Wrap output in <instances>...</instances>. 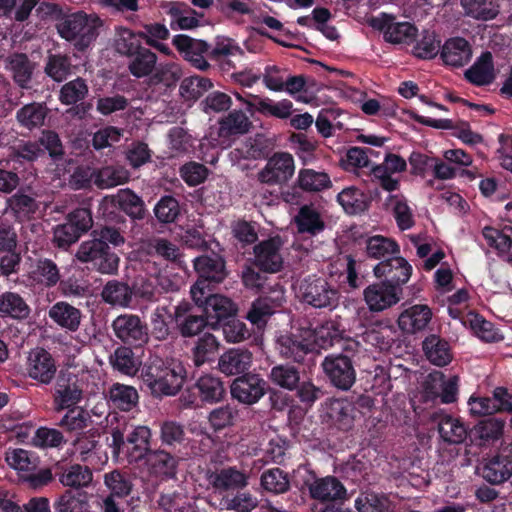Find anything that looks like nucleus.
<instances>
[{"mask_svg": "<svg viewBox=\"0 0 512 512\" xmlns=\"http://www.w3.org/2000/svg\"><path fill=\"white\" fill-rule=\"evenodd\" d=\"M132 346L117 347L109 357L113 370L133 376L140 370V377L152 396H174L183 387L187 371L183 363L174 358L150 356L142 365Z\"/></svg>", "mask_w": 512, "mask_h": 512, "instance_id": "nucleus-1", "label": "nucleus"}, {"mask_svg": "<svg viewBox=\"0 0 512 512\" xmlns=\"http://www.w3.org/2000/svg\"><path fill=\"white\" fill-rule=\"evenodd\" d=\"M290 358L296 363L305 362L306 357L319 348L333 346L338 338V331L333 322H327L317 329H312L308 322L305 326L296 327L290 321Z\"/></svg>", "mask_w": 512, "mask_h": 512, "instance_id": "nucleus-2", "label": "nucleus"}, {"mask_svg": "<svg viewBox=\"0 0 512 512\" xmlns=\"http://www.w3.org/2000/svg\"><path fill=\"white\" fill-rule=\"evenodd\" d=\"M100 26L97 16L78 11L65 14L56 23V30L62 39L72 42L76 50L84 52L97 39Z\"/></svg>", "mask_w": 512, "mask_h": 512, "instance_id": "nucleus-3", "label": "nucleus"}, {"mask_svg": "<svg viewBox=\"0 0 512 512\" xmlns=\"http://www.w3.org/2000/svg\"><path fill=\"white\" fill-rule=\"evenodd\" d=\"M152 432L148 426L138 425L127 434L116 427L111 432V448L114 457L119 458L123 454L129 464L140 463L151 448Z\"/></svg>", "mask_w": 512, "mask_h": 512, "instance_id": "nucleus-4", "label": "nucleus"}, {"mask_svg": "<svg viewBox=\"0 0 512 512\" xmlns=\"http://www.w3.org/2000/svg\"><path fill=\"white\" fill-rule=\"evenodd\" d=\"M194 269L198 279L191 287L193 301L201 300L198 294H205V290H211L221 284L228 276L224 257L211 253L196 257L193 260Z\"/></svg>", "mask_w": 512, "mask_h": 512, "instance_id": "nucleus-5", "label": "nucleus"}, {"mask_svg": "<svg viewBox=\"0 0 512 512\" xmlns=\"http://www.w3.org/2000/svg\"><path fill=\"white\" fill-rule=\"evenodd\" d=\"M227 390L223 380L212 373H204L182 393L186 406L199 407L217 404L225 399Z\"/></svg>", "mask_w": 512, "mask_h": 512, "instance_id": "nucleus-6", "label": "nucleus"}, {"mask_svg": "<svg viewBox=\"0 0 512 512\" xmlns=\"http://www.w3.org/2000/svg\"><path fill=\"white\" fill-rule=\"evenodd\" d=\"M93 226L91 210L79 207L71 211L65 222L57 225L53 231V242L59 248L67 249L77 242Z\"/></svg>", "mask_w": 512, "mask_h": 512, "instance_id": "nucleus-7", "label": "nucleus"}, {"mask_svg": "<svg viewBox=\"0 0 512 512\" xmlns=\"http://www.w3.org/2000/svg\"><path fill=\"white\" fill-rule=\"evenodd\" d=\"M350 350L342 353H331L322 361L323 371L334 387L339 390H349L356 381V370Z\"/></svg>", "mask_w": 512, "mask_h": 512, "instance_id": "nucleus-8", "label": "nucleus"}, {"mask_svg": "<svg viewBox=\"0 0 512 512\" xmlns=\"http://www.w3.org/2000/svg\"><path fill=\"white\" fill-rule=\"evenodd\" d=\"M292 287L297 297L315 308H333L339 299L338 291L321 277L309 276L301 281L298 288Z\"/></svg>", "mask_w": 512, "mask_h": 512, "instance_id": "nucleus-9", "label": "nucleus"}, {"mask_svg": "<svg viewBox=\"0 0 512 512\" xmlns=\"http://www.w3.org/2000/svg\"><path fill=\"white\" fill-rule=\"evenodd\" d=\"M290 365V409L306 412L321 395V390L306 377L304 362Z\"/></svg>", "mask_w": 512, "mask_h": 512, "instance_id": "nucleus-10", "label": "nucleus"}, {"mask_svg": "<svg viewBox=\"0 0 512 512\" xmlns=\"http://www.w3.org/2000/svg\"><path fill=\"white\" fill-rule=\"evenodd\" d=\"M115 337L123 344L139 348L149 340L147 324L139 315L123 313L118 315L111 324Z\"/></svg>", "mask_w": 512, "mask_h": 512, "instance_id": "nucleus-11", "label": "nucleus"}, {"mask_svg": "<svg viewBox=\"0 0 512 512\" xmlns=\"http://www.w3.org/2000/svg\"><path fill=\"white\" fill-rule=\"evenodd\" d=\"M370 26L383 33V38L391 44H412L418 36V28L415 24L404 21H396L392 14L381 13L372 18Z\"/></svg>", "mask_w": 512, "mask_h": 512, "instance_id": "nucleus-12", "label": "nucleus"}, {"mask_svg": "<svg viewBox=\"0 0 512 512\" xmlns=\"http://www.w3.org/2000/svg\"><path fill=\"white\" fill-rule=\"evenodd\" d=\"M52 397L56 412L78 405L83 398V389L78 376L68 370L61 369L56 377Z\"/></svg>", "mask_w": 512, "mask_h": 512, "instance_id": "nucleus-13", "label": "nucleus"}, {"mask_svg": "<svg viewBox=\"0 0 512 512\" xmlns=\"http://www.w3.org/2000/svg\"><path fill=\"white\" fill-rule=\"evenodd\" d=\"M201 300L194 301L198 309L206 315L212 329H218L220 324L236 316L238 307L227 296L221 294H198Z\"/></svg>", "mask_w": 512, "mask_h": 512, "instance_id": "nucleus-14", "label": "nucleus"}, {"mask_svg": "<svg viewBox=\"0 0 512 512\" xmlns=\"http://www.w3.org/2000/svg\"><path fill=\"white\" fill-rule=\"evenodd\" d=\"M482 478L491 485H500L512 476V442L488 458L478 468Z\"/></svg>", "mask_w": 512, "mask_h": 512, "instance_id": "nucleus-15", "label": "nucleus"}, {"mask_svg": "<svg viewBox=\"0 0 512 512\" xmlns=\"http://www.w3.org/2000/svg\"><path fill=\"white\" fill-rule=\"evenodd\" d=\"M267 383L255 373H246L235 378L230 385L233 399L245 405L257 403L266 393Z\"/></svg>", "mask_w": 512, "mask_h": 512, "instance_id": "nucleus-16", "label": "nucleus"}, {"mask_svg": "<svg viewBox=\"0 0 512 512\" xmlns=\"http://www.w3.org/2000/svg\"><path fill=\"white\" fill-rule=\"evenodd\" d=\"M172 44L182 58L194 68L206 71L210 67L207 61L210 44L206 41L178 34L173 37Z\"/></svg>", "mask_w": 512, "mask_h": 512, "instance_id": "nucleus-17", "label": "nucleus"}, {"mask_svg": "<svg viewBox=\"0 0 512 512\" xmlns=\"http://www.w3.org/2000/svg\"><path fill=\"white\" fill-rule=\"evenodd\" d=\"M179 460L173 451L159 447L152 449L140 463L146 467L149 475L169 480L175 478Z\"/></svg>", "mask_w": 512, "mask_h": 512, "instance_id": "nucleus-18", "label": "nucleus"}, {"mask_svg": "<svg viewBox=\"0 0 512 512\" xmlns=\"http://www.w3.org/2000/svg\"><path fill=\"white\" fill-rule=\"evenodd\" d=\"M28 376L42 385H49L57 377L56 361L44 348L33 349L27 361Z\"/></svg>", "mask_w": 512, "mask_h": 512, "instance_id": "nucleus-19", "label": "nucleus"}, {"mask_svg": "<svg viewBox=\"0 0 512 512\" xmlns=\"http://www.w3.org/2000/svg\"><path fill=\"white\" fill-rule=\"evenodd\" d=\"M174 321L180 335L184 338H191L200 334L205 327L210 326L206 315L191 306L189 303H180L175 307Z\"/></svg>", "mask_w": 512, "mask_h": 512, "instance_id": "nucleus-20", "label": "nucleus"}, {"mask_svg": "<svg viewBox=\"0 0 512 512\" xmlns=\"http://www.w3.org/2000/svg\"><path fill=\"white\" fill-rule=\"evenodd\" d=\"M373 271L377 278L384 277V281L402 289V286L409 281L413 268L405 258L398 254L386 261H380Z\"/></svg>", "mask_w": 512, "mask_h": 512, "instance_id": "nucleus-21", "label": "nucleus"}, {"mask_svg": "<svg viewBox=\"0 0 512 512\" xmlns=\"http://www.w3.org/2000/svg\"><path fill=\"white\" fill-rule=\"evenodd\" d=\"M280 241L270 238L254 246L252 263L263 273H276L281 270L283 258L280 254Z\"/></svg>", "mask_w": 512, "mask_h": 512, "instance_id": "nucleus-22", "label": "nucleus"}, {"mask_svg": "<svg viewBox=\"0 0 512 512\" xmlns=\"http://www.w3.org/2000/svg\"><path fill=\"white\" fill-rule=\"evenodd\" d=\"M402 289L386 281L369 285L364 290V299L373 312L383 311L400 300Z\"/></svg>", "mask_w": 512, "mask_h": 512, "instance_id": "nucleus-23", "label": "nucleus"}, {"mask_svg": "<svg viewBox=\"0 0 512 512\" xmlns=\"http://www.w3.org/2000/svg\"><path fill=\"white\" fill-rule=\"evenodd\" d=\"M292 222L298 234L309 237L319 235L326 228L320 210L313 203L301 205L294 215Z\"/></svg>", "mask_w": 512, "mask_h": 512, "instance_id": "nucleus-24", "label": "nucleus"}, {"mask_svg": "<svg viewBox=\"0 0 512 512\" xmlns=\"http://www.w3.org/2000/svg\"><path fill=\"white\" fill-rule=\"evenodd\" d=\"M432 310L426 304H415L404 309L398 317V326L405 334L424 331L432 320Z\"/></svg>", "mask_w": 512, "mask_h": 512, "instance_id": "nucleus-25", "label": "nucleus"}, {"mask_svg": "<svg viewBox=\"0 0 512 512\" xmlns=\"http://www.w3.org/2000/svg\"><path fill=\"white\" fill-rule=\"evenodd\" d=\"M253 355L245 348H230L218 357V370L226 376L249 373Z\"/></svg>", "mask_w": 512, "mask_h": 512, "instance_id": "nucleus-26", "label": "nucleus"}, {"mask_svg": "<svg viewBox=\"0 0 512 512\" xmlns=\"http://www.w3.org/2000/svg\"><path fill=\"white\" fill-rule=\"evenodd\" d=\"M206 478L214 492L222 496L237 489H243L247 485L245 474L234 467L208 471Z\"/></svg>", "mask_w": 512, "mask_h": 512, "instance_id": "nucleus-27", "label": "nucleus"}, {"mask_svg": "<svg viewBox=\"0 0 512 512\" xmlns=\"http://www.w3.org/2000/svg\"><path fill=\"white\" fill-rule=\"evenodd\" d=\"M55 473L59 482L70 488L88 487L93 480V473L88 466L68 464L63 461L55 463Z\"/></svg>", "mask_w": 512, "mask_h": 512, "instance_id": "nucleus-28", "label": "nucleus"}, {"mask_svg": "<svg viewBox=\"0 0 512 512\" xmlns=\"http://www.w3.org/2000/svg\"><path fill=\"white\" fill-rule=\"evenodd\" d=\"M105 397L110 408L130 412L139 404V393L134 386L115 382L106 390Z\"/></svg>", "mask_w": 512, "mask_h": 512, "instance_id": "nucleus-29", "label": "nucleus"}, {"mask_svg": "<svg viewBox=\"0 0 512 512\" xmlns=\"http://www.w3.org/2000/svg\"><path fill=\"white\" fill-rule=\"evenodd\" d=\"M440 57L446 65L463 67L472 58V48L465 38L452 37L444 42L441 47Z\"/></svg>", "mask_w": 512, "mask_h": 512, "instance_id": "nucleus-30", "label": "nucleus"}, {"mask_svg": "<svg viewBox=\"0 0 512 512\" xmlns=\"http://www.w3.org/2000/svg\"><path fill=\"white\" fill-rule=\"evenodd\" d=\"M50 320L68 332H76L81 324L82 312L66 301H58L48 310Z\"/></svg>", "mask_w": 512, "mask_h": 512, "instance_id": "nucleus-31", "label": "nucleus"}, {"mask_svg": "<svg viewBox=\"0 0 512 512\" xmlns=\"http://www.w3.org/2000/svg\"><path fill=\"white\" fill-rule=\"evenodd\" d=\"M505 397H507V388L496 387L492 397L471 396L468 405L472 415L486 416L505 410Z\"/></svg>", "mask_w": 512, "mask_h": 512, "instance_id": "nucleus-32", "label": "nucleus"}, {"mask_svg": "<svg viewBox=\"0 0 512 512\" xmlns=\"http://www.w3.org/2000/svg\"><path fill=\"white\" fill-rule=\"evenodd\" d=\"M464 76L468 82L475 86H486L491 84L496 77L492 53L483 52L468 68Z\"/></svg>", "mask_w": 512, "mask_h": 512, "instance_id": "nucleus-33", "label": "nucleus"}, {"mask_svg": "<svg viewBox=\"0 0 512 512\" xmlns=\"http://www.w3.org/2000/svg\"><path fill=\"white\" fill-rule=\"evenodd\" d=\"M422 349L429 362L435 366L443 367L452 361L451 346L439 335H428L422 342Z\"/></svg>", "mask_w": 512, "mask_h": 512, "instance_id": "nucleus-34", "label": "nucleus"}, {"mask_svg": "<svg viewBox=\"0 0 512 512\" xmlns=\"http://www.w3.org/2000/svg\"><path fill=\"white\" fill-rule=\"evenodd\" d=\"M165 8L171 18L170 28L172 30H190L200 25V21L196 17L197 12L184 2H169Z\"/></svg>", "mask_w": 512, "mask_h": 512, "instance_id": "nucleus-35", "label": "nucleus"}, {"mask_svg": "<svg viewBox=\"0 0 512 512\" xmlns=\"http://www.w3.org/2000/svg\"><path fill=\"white\" fill-rule=\"evenodd\" d=\"M355 407L346 399H333L326 407V417L332 425L348 431L354 422Z\"/></svg>", "mask_w": 512, "mask_h": 512, "instance_id": "nucleus-36", "label": "nucleus"}, {"mask_svg": "<svg viewBox=\"0 0 512 512\" xmlns=\"http://www.w3.org/2000/svg\"><path fill=\"white\" fill-rule=\"evenodd\" d=\"M30 313V306L19 293L13 291L0 293V316L24 321L30 316Z\"/></svg>", "mask_w": 512, "mask_h": 512, "instance_id": "nucleus-37", "label": "nucleus"}, {"mask_svg": "<svg viewBox=\"0 0 512 512\" xmlns=\"http://www.w3.org/2000/svg\"><path fill=\"white\" fill-rule=\"evenodd\" d=\"M100 296L106 304L127 308L132 303L134 292L126 282L113 279L103 286Z\"/></svg>", "mask_w": 512, "mask_h": 512, "instance_id": "nucleus-38", "label": "nucleus"}, {"mask_svg": "<svg viewBox=\"0 0 512 512\" xmlns=\"http://www.w3.org/2000/svg\"><path fill=\"white\" fill-rule=\"evenodd\" d=\"M311 497L320 501H343L347 491L344 485L334 476L315 481L310 486Z\"/></svg>", "mask_w": 512, "mask_h": 512, "instance_id": "nucleus-39", "label": "nucleus"}, {"mask_svg": "<svg viewBox=\"0 0 512 512\" xmlns=\"http://www.w3.org/2000/svg\"><path fill=\"white\" fill-rule=\"evenodd\" d=\"M332 186L330 176L326 172L313 169H301L296 183L290 187V196L294 197L297 188L306 192H320Z\"/></svg>", "mask_w": 512, "mask_h": 512, "instance_id": "nucleus-40", "label": "nucleus"}, {"mask_svg": "<svg viewBox=\"0 0 512 512\" xmlns=\"http://www.w3.org/2000/svg\"><path fill=\"white\" fill-rule=\"evenodd\" d=\"M48 112L49 109L45 103L32 102L18 109L15 117L20 127L32 131L45 124Z\"/></svg>", "mask_w": 512, "mask_h": 512, "instance_id": "nucleus-41", "label": "nucleus"}, {"mask_svg": "<svg viewBox=\"0 0 512 512\" xmlns=\"http://www.w3.org/2000/svg\"><path fill=\"white\" fill-rule=\"evenodd\" d=\"M505 422L501 419L488 418L480 421L470 431V437L479 446H488L498 440L504 430Z\"/></svg>", "mask_w": 512, "mask_h": 512, "instance_id": "nucleus-42", "label": "nucleus"}, {"mask_svg": "<svg viewBox=\"0 0 512 512\" xmlns=\"http://www.w3.org/2000/svg\"><path fill=\"white\" fill-rule=\"evenodd\" d=\"M220 342L211 333H205L198 338L192 348V360L196 367L213 363L219 353Z\"/></svg>", "mask_w": 512, "mask_h": 512, "instance_id": "nucleus-43", "label": "nucleus"}, {"mask_svg": "<svg viewBox=\"0 0 512 512\" xmlns=\"http://www.w3.org/2000/svg\"><path fill=\"white\" fill-rule=\"evenodd\" d=\"M259 180L267 184H283L288 181V153L274 154L259 173Z\"/></svg>", "mask_w": 512, "mask_h": 512, "instance_id": "nucleus-44", "label": "nucleus"}, {"mask_svg": "<svg viewBox=\"0 0 512 512\" xmlns=\"http://www.w3.org/2000/svg\"><path fill=\"white\" fill-rule=\"evenodd\" d=\"M337 202L349 215L361 214L367 211L370 206L369 197L361 189L354 186L346 187L338 193Z\"/></svg>", "mask_w": 512, "mask_h": 512, "instance_id": "nucleus-45", "label": "nucleus"}, {"mask_svg": "<svg viewBox=\"0 0 512 512\" xmlns=\"http://www.w3.org/2000/svg\"><path fill=\"white\" fill-rule=\"evenodd\" d=\"M160 447L175 451L177 448L185 446L186 431L183 424L175 420H165L159 424Z\"/></svg>", "mask_w": 512, "mask_h": 512, "instance_id": "nucleus-46", "label": "nucleus"}, {"mask_svg": "<svg viewBox=\"0 0 512 512\" xmlns=\"http://www.w3.org/2000/svg\"><path fill=\"white\" fill-rule=\"evenodd\" d=\"M128 70L136 78L151 75L155 70L157 55L149 48L142 46L128 57Z\"/></svg>", "mask_w": 512, "mask_h": 512, "instance_id": "nucleus-47", "label": "nucleus"}, {"mask_svg": "<svg viewBox=\"0 0 512 512\" xmlns=\"http://www.w3.org/2000/svg\"><path fill=\"white\" fill-rule=\"evenodd\" d=\"M399 253L400 246L392 238L374 235L366 240V254L369 258L386 261Z\"/></svg>", "mask_w": 512, "mask_h": 512, "instance_id": "nucleus-48", "label": "nucleus"}, {"mask_svg": "<svg viewBox=\"0 0 512 512\" xmlns=\"http://www.w3.org/2000/svg\"><path fill=\"white\" fill-rule=\"evenodd\" d=\"M115 206L133 220H141L145 217L146 209L140 196L130 189H121L114 198Z\"/></svg>", "mask_w": 512, "mask_h": 512, "instance_id": "nucleus-49", "label": "nucleus"}, {"mask_svg": "<svg viewBox=\"0 0 512 512\" xmlns=\"http://www.w3.org/2000/svg\"><path fill=\"white\" fill-rule=\"evenodd\" d=\"M142 32H135L126 27H117L114 38L115 51L126 58L133 55L142 45Z\"/></svg>", "mask_w": 512, "mask_h": 512, "instance_id": "nucleus-50", "label": "nucleus"}, {"mask_svg": "<svg viewBox=\"0 0 512 512\" xmlns=\"http://www.w3.org/2000/svg\"><path fill=\"white\" fill-rule=\"evenodd\" d=\"M8 207L19 220H29L39 210L36 198L24 190L17 191L7 200Z\"/></svg>", "mask_w": 512, "mask_h": 512, "instance_id": "nucleus-51", "label": "nucleus"}, {"mask_svg": "<svg viewBox=\"0 0 512 512\" xmlns=\"http://www.w3.org/2000/svg\"><path fill=\"white\" fill-rule=\"evenodd\" d=\"M13 80L22 89L31 88V80L35 64L24 53H16L9 59Z\"/></svg>", "mask_w": 512, "mask_h": 512, "instance_id": "nucleus-52", "label": "nucleus"}, {"mask_svg": "<svg viewBox=\"0 0 512 512\" xmlns=\"http://www.w3.org/2000/svg\"><path fill=\"white\" fill-rule=\"evenodd\" d=\"M438 432L442 440L448 444H460L468 436L464 423L450 415H446L440 420Z\"/></svg>", "mask_w": 512, "mask_h": 512, "instance_id": "nucleus-53", "label": "nucleus"}, {"mask_svg": "<svg viewBox=\"0 0 512 512\" xmlns=\"http://www.w3.org/2000/svg\"><path fill=\"white\" fill-rule=\"evenodd\" d=\"M466 15L481 21L495 19L499 14V5L494 0H460Z\"/></svg>", "mask_w": 512, "mask_h": 512, "instance_id": "nucleus-54", "label": "nucleus"}, {"mask_svg": "<svg viewBox=\"0 0 512 512\" xmlns=\"http://www.w3.org/2000/svg\"><path fill=\"white\" fill-rule=\"evenodd\" d=\"M32 278L47 288L57 285L60 281V271L57 264L48 258H39L32 270Z\"/></svg>", "mask_w": 512, "mask_h": 512, "instance_id": "nucleus-55", "label": "nucleus"}, {"mask_svg": "<svg viewBox=\"0 0 512 512\" xmlns=\"http://www.w3.org/2000/svg\"><path fill=\"white\" fill-rule=\"evenodd\" d=\"M220 504L226 510L236 512H251L258 506V500L250 493L237 489L231 493L224 494Z\"/></svg>", "mask_w": 512, "mask_h": 512, "instance_id": "nucleus-56", "label": "nucleus"}, {"mask_svg": "<svg viewBox=\"0 0 512 512\" xmlns=\"http://www.w3.org/2000/svg\"><path fill=\"white\" fill-rule=\"evenodd\" d=\"M506 231L512 232V227L505 226L503 230H499L492 226H485L482 229V236L488 246L495 249L499 256L507 254L512 249V236Z\"/></svg>", "mask_w": 512, "mask_h": 512, "instance_id": "nucleus-57", "label": "nucleus"}, {"mask_svg": "<svg viewBox=\"0 0 512 512\" xmlns=\"http://www.w3.org/2000/svg\"><path fill=\"white\" fill-rule=\"evenodd\" d=\"M250 127L251 122L246 114L240 110H234L221 120L219 134L223 137L244 134Z\"/></svg>", "mask_w": 512, "mask_h": 512, "instance_id": "nucleus-58", "label": "nucleus"}, {"mask_svg": "<svg viewBox=\"0 0 512 512\" xmlns=\"http://www.w3.org/2000/svg\"><path fill=\"white\" fill-rule=\"evenodd\" d=\"M129 180L128 171L120 166H105L98 170L95 178L96 185L101 189L112 188Z\"/></svg>", "mask_w": 512, "mask_h": 512, "instance_id": "nucleus-59", "label": "nucleus"}, {"mask_svg": "<svg viewBox=\"0 0 512 512\" xmlns=\"http://www.w3.org/2000/svg\"><path fill=\"white\" fill-rule=\"evenodd\" d=\"M71 58L64 54H50L47 58L44 71L54 81L61 82L71 72Z\"/></svg>", "mask_w": 512, "mask_h": 512, "instance_id": "nucleus-60", "label": "nucleus"}, {"mask_svg": "<svg viewBox=\"0 0 512 512\" xmlns=\"http://www.w3.org/2000/svg\"><path fill=\"white\" fill-rule=\"evenodd\" d=\"M88 91L86 81L77 77L61 87L59 100L64 105H74L82 101L87 96Z\"/></svg>", "mask_w": 512, "mask_h": 512, "instance_id": "nucleus-61", "label": "nucleus"}, {"mask_svg": "<svg viewBox=\"0 0 512 512\" xmlns=\"http://www.w3.org/2000/svg\"><path fill=\"white\" fill-rule=\"evenodd\" d=\"M87 501L81 493L65 490L53 504L55 512H86Z\"/></svg>", "mask_w": 512, "mask_h": 512, "instance_id": "nucleus-62", "label": "nucleus"}, {"mask_svg": "<svg viewBox=\"0 0 512 512\" xmlns=\"http://www.w3.org/2000/svg\"><path fill=\"white\" fill-rule=\"evenodd\" d=\"M153 211L160 223L169 224L175 222L180 215V205L174 196L165 195L158 200Z\"/></svg>", "mask_w": 512, "mask_h": 512, "instance_id": "nucleus-63", "label": "nucleus"}, {"mask_svg": "<svg viewBox=\"0 0 512 512\" xmlns=\"http://www.w3.org/2000/svg\"><path fill=\"white\" fill-rule=\"evenodd\" d=\"M355 508L358 512H386L389 508V500L385 495L367 492L355 500Z\"/></svg>", "mask_w": 512, "mask_h": 512, "instance_id": "nucleus-64", "label": "nucleus"}]
</instances>
